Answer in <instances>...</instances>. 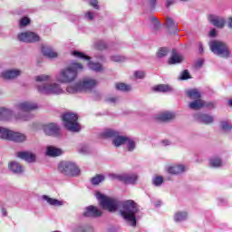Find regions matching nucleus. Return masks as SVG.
<instances>
[{"instance_id": "f8f14e48", "label": "nucleus", "mask_w": 232, "mask_h": 232, "mask_svg": "<svg viewBox=\"0 0 232 232\" xmlns=\"http://www.w3.org/2000/svg\"><path fill=\"white\" fill-rule=\"evenodd\" d=\"M38 92L40 93H44L45 95H50L52 93L59 94L63 91L61 90V87H59V85L54 83V84H50V85L44 84L43 86L39 85Z\"/></svg>"}, {"instance_id": "b1692460", "label": "nucleus", "mask_w": 232, "mask_h": 232, "mask_svg": "<svg viewBox=\"0 0 232 232\" xmlns=\"http://www.w3.org/2000/svg\"><path fill=\"white\" fill-rule=\"evenodd\" d=\"M46 153L49 157H59V155H63V150L53 146H48Z\"/></svg>"}, {"instance_id": "423d86ee", "label": "nucleus", "mask_w": 232, "mask_h": 232, "mask_svg": "<svg viewBox=\"0 0 232 232\" xmlns=\"http://www.w3.org/2000/svg\"><path fill=\"white\" fill-rule=\"evenodd\" d=\"M96 198L100 200V206H102L103 209H107V211H110L111 213L117 211V208H119L117 200L108 198L101 194V192L96 193Z\"/></svg>"}, {"instance_id": "4c0bfd02", "label": "nucleus", "mask_w": 232, "mask_h": 232, "mask_svg": "<svg viewBox=\"0 0 232 232\" xmlns=\"http://www.w3.org/2000/svg\"><path fill=\"white\" fill-rule=\"evenodd\" d=\"M157 55L160 59H162V57H166V55H168V49L164 47L160 48Z\"/></svg>"}, {"instance_id": "bb28decb", "label": "nucleus", "mask_w": 232, "mask_h": 232, "mask_svg": "<svg viewBox=\"0 0 232 232\" xmlns=\"http://www.w3.org/2000/svg\"><path fill=\"white\" fill-rule=\"evenodd\" d=\"M166 24H167L169 30H171L172 32H177L178 24H177V23H175V21H173V18L167 17Z\"/></svg>"}, {"instance_id": "0eeeda50", "label": "nucleus", "mask_w": 232, "mask_h": 232, "mask_svg": "<svg viewBox=\"0 0 232 232\" xmlns=\"http://www.w3.org/2000/svg\"><path fill=\"white\" fill-rule=\"evenodd\" d=\"M79 117L77 114L72 112H67L63 115V121L64 122V126L69 131H80L81 125L77 122Z\"/></svg>"}, {"instance_id": "09e8293b", "label": "nucleus", "mask_w": 232, "mask_h": 232, "mask_svg": "<svg viewBox=\"0 0 232 232\" xmlns=\"http://www.w3.org/2000/svg\"><path fill=\"white\" fill-rule=\"evenodd\" d=\"M210 37H215V35H217V30L212 29L209 33Z\"/></svg>"}, {"instance_id": "473e14b6", "label": "nucleus", "mask_w": 232, "mask_h": 232, "mask_svg": "<svg viewBox=\"0 0 232 232\" xmlns=\"http://www.w3.org/2000/svg\"><path fill=\"white\" fill-rule=\"evenodd\" d=\"M210 166L212 168H220L222 166V160L218 158L210 160Z\"/></svg>"}, {"instance_id": "de8ad7c7", "label": "nucleus", "mask_w": 232, "mask_h": 232, "mask_svg": "<svg viewBox=\"0 0 232 232\" xmlns=\"http://www.w3.org/2000/svg\"><path fill=\"white\" fill-rule=\"evenodd\" d=\"M90 5L93 6V8H96V10H99V2L97 0H91Z\"/></svg>"}, {"instance_id": "3c124183", "label": "nucleus", "mask_w": 232, "mask_h": 232, "mask_svg": "<svg viewBox=\"0 0 232 232\" xmlns=\"http://www.w3.org/2000/svg\"><path fill=\"white\" fill-rule=\"evenodd\" d=\"M18 119H21L22 121H28V117L25 116H20Z\"/></svg>"}, {"instance_id": "9d476101", "label": "nucleus", "mask_w": 232, "mask_h": 232, "mask_svg": "<svg viewBox=\"0 0 232 232\" xmlns=\"http://www.w3.org/2000/svg\"><path fill=\"white\" fill-rule=\"evenodd\" d=\"M211 52L216 53V55H220L221 57H227L229 55V49L227 45L223 42L213 41L209 44Z\"/></svg>"}, {"instance_id": "58836bf2", "label": "nucleus", "mask_w": 232, "mask_h": 232, "mask_svg": "<svg viewBox=\"0 0 232 232\" xmlns=\"http://www.w3.org/2000/svg\"><path fill=\"white\" fill-rule=\"evenodd\" d=\"M162 182H164V179L162 178V176H157L153 179L154 186H161Z\"/></svg>"}, {"instance_id": "a878e982", "label": "nucleus", "mask_w": 232, "mask_h": 232, "mask_svg": "<svg viewBox=\"0 0 232 232\" xmlns=\"http://www.w3.org/2000/svg\"><path fill=\"white\" fill-rule=\"evenodd\" d=\"M9 168H10L11 171H13L14 173H23V167L21 166V164H19L15 161H12L9 164Z\"/></svg>"}, {"instance_id": "7ed1b4c3", "label": "nucleus", "mask_w": 232, "mask_h": 232, "mask_svg": "<svg viewBox=\"0 0 232 232\" xmlns=\"http://www.w3.org/2000/svg\"><path fill=\"white\" fill-rule=\"evenodd\" d=\"M81 71H82V65L81 63H72L58 74L57 81L59 82H72V81H75L78 72Z\"/></svg>"}, {"instance_id": "aec40b11", "label": "nucleus", "mask_w": 232, "mask_h": 232, "mask_svg": "<svg viewBox=\"0 0 232 232\" xmlns=\"http://www.w3.org/2000/svg\"><path fill=\"white\" fill-rule=\"evenodd\" d=\"M184 171H186L184 165H174L168 169V172L171 175H179L180 173H184Z\"/></svg>"}, {"instance_id": "dca6fc26", "label": "nucleus", "mask_w": 232, "mask_h": 232, "mask_svg": "<svg viewBox=\"0 0 232 232\" xmlns=\"http://www.w3.org/2000/svg\"><path fill=\"white\" fill-rule=\"evenodd\" d=\"M102 215V211L98 209L97 207L89 206L85 212L83 213V217H101Z\"/></svg>"}, {"instance_id": "412c9836", "label": "nucleus", "mask_w": 232, "mask_h": 232, "mask_svg": "<svg viewBox=\"0 0 232 232\" xmlns=\"http://www.w3.org/2000/svg\"><path fill=\"white\" fill-rule=\"evenodd\" d=\"M158 121H160L161 122H166L167 121H171L173 119H175V114L172 112H160L158 116H157Z\"/></svg>"}, {"instance_id": "2eb2a0df", "label": "nucleus", "mask_w": 232, "mask_h": 232, "mask_svg": "<svg viewBox=\"0 0 232 232\" xmlns=\"http://www.w3.org/2000/svg\"><path fill=\"white\" fill-rule=\"evenodd\" d=\"M45 135H59L61 129L55 123H49L44 126Z\"/></svg>"}, {"instance_id": "f03ea898", "label": "nucleus", "mask_w": 232, "mask_h": 232, "mask_svg": "<svg viewBox=\"0 0 232 232\" xmlns=\"http://www.w3.org/2000/svg\"><path fill=\"white\" fill-rule=\"evenodd\" d=\"M187 97L192 99L194 102L189 103L190 110H200L201 108H215V103L208 102L200 99V92L197 89H190L186 92Z\"/></svg>"}, {"instance_id": "cd10ccee", "label": "nucleus", "mask_w": 232, "mask_h": 232, "mask_svg": "<svg viewBox=\"0 0 232 232\" xmlns=\"http://www.w3.org/2000/svg\"><path fill=\"white\" fill-rule=\"evenodd\" d=\"M154 92H162L163 93H166V92H171V87L169 85L166 84H160L155 87H153Z\"/></svg>"}, {"instance_id": "39448f33", "label": "nucleus", "mask_w": 232, "mask_h": 232, "mask_svg": "<svg viewBox=\"0 0 232 232\" xmlns=\"http://www.w3.org/2000/svg\"><path fill=\"white\" fill-rule=\"evenodd\" d=\"M102 139H113L112 144L116 146V148H119V146H122V144H126L128 142V137L120 136L119 132L117 130H113L111 129H106L102 133Z\"/></svg>"}, {"instance_id": "6ab92c4d", "label": "nucleus", "mask_w": 232, "mask_h": 232, "mask_svg": "<svg viewBox=\"0 0 232 232\" xmlns=\"http://www.w3.org/2000/svg\"><path fill=\"white\" fill-rule=\"evenodd\" d=\"M16 156L26 162H35V156L32 152H17Z\"/></svg>"}, {"instance_id": "2f4dec72", "label": "nucleus", "mask_w": 232, "mask_h": 232, "mask_svg": "<svg viewBox=\"0 0 232 232\" xmlns=\"http://www.w3.org/2000/svg\"><path fill=\"white\" fill-rule=\"evenodd\" d=\"M72 55H73L74 57H78V59H84L85 61H90V56H87L86 54L79 51L72 52Z\"/></svg>"}, {"instance_id": "ddd939ff", "label": "nucleus", "mask_w": 232, "mask_h": 232, "mask_svg": "<svg viewBox=\"0 0 232 232\" xmlns=\"http://www.w3.org/2000/svg\"><path fill=\"white\" fill-rule=\"evenodd\" d=\"M18 39L23 43H37L39 41V35L34 32H25L20 34Z\"/></svg>"}, {"instance_id": "e433bc0d", "label": "nucleus", "mask_w": 232, "mask_h": 232, "mask_svg": "<svg viewBox=\"0 0 232 232\" xmlns=\"http://www.w3.org/2000/svg\"><path fill=\"white\" fill-rule=\"evenodd\" d=\"M48 81H50V76L48 75L42 74L36 77L37 82H46Z\"/></svg>"}, {"instance_id": "f704fd0d", "label": "nucleus", "mask_w": 232, "mask_h": 232, "mask_svg": "<svg viewBox=\"0 0 232 232\" xmlns=\"http://www.w3.org/2000/svg\"><path fill=\"white\" fill-rule=\"evenodd\" d=\"M116 89L121 90V92H130V90H131V87L130 85H127L126 83H118L116 84Z\"/></svg>"}, {"instance_id": "6e6552de", "label": "nucleus", "mask_w": 232, "mask_h": 232, "mask_svg": "<svg viewBox=\"0 0 232 232\" xmlns=\"http://www.w3.org/2000/svg\"><path fill=\"white\" fill-rule=\"evenodd\" d=\"M0 139L13 140L14 142H24V140H26V136L20 132H14L8 129L0 127Z\"/></svg>"}, {"instance_id": "72a5a7b5", "label": "nucleus", "mask_w": 232, "mask_h": 232, "mask_svg": "<svg viewBox=\"0 0 232 232\" xmlns=\"http://www.w3.org/2000/svg\"><path fill=\"white\" fill-rule=\"evenodd\" d=\"M89 68L94 72H102V65L100 63H89Z\"/></svg>"}, {"instance_id": "c9c22d12", "label": "nucleus", "mask_w": 232, "mask_h": 232, "mask_svg": "<svg viewBox=\"0 0 232 232\" xmlns=\"http://www.w3.org/2000/svg\"><path fill=\"white\" fill-rule=\"evenodd\" d=\"M104 180V176L102 175H97L96 177L92 178V183L97 186L98 184H101Z\"/></svg>"}, {"instance_id": "7c9ffc66", "label": "nucleus", "mask_w": 232, "mask_h": 232, "mask_svg": "<svg viewBox=\"0 0 232 232\" xmlns=\"http://www.w3.org/2000/svg\"><path fill=\"white\" fill-rule=\"evenodd\" d=\"M187 218H188V213H186V212H178V213H176V215L174 217V220L176 222H181V220H186Z\"/></svg>"}, {"instance_id": "603ef678", "label": "nucleus", "mask_w": 232, "mask_h": 232, "mask_svg": "<svg viewBox=\"0 0 232 232\" xmlns=\"http://www.w3.org/2000/svg\"><path fill=\"white\" fill-rule=\"evenodd\" d=\"M228 26L232 28V18L228 19Z\"/></svg>"}, {"instance_id": "052dcab7", "label": "nucleus", "mask_w": 232, "mask_h": 232, "mask_svg": "<svg viewBox=\"0 0 232 232\" xmlns=\"http://www.w3.org/2000/svg\"><path fill=\"white\" fill-rule=\"evenodd\" d=\"M181 1H188V0H181Z\"/></svg>"}, {"instance_id": "5fc2aeb1", "label": "nucleus", "mask_w": 232, "mask_h": 232, "mask_svg": "<svg viewBox=\"0 0 232 232\" xmlns=\"http://www.w3.org/2000/svg\"><path fill=\"white\" fill-rule=\"evenodd\" d=\"M110 102H115V101H117V98H111L109 99Z\"/></svg>"}, {"instance_id": "f257e3e1", "label": "nucleus", "mask_w": 232, "mask_h": 232, "mask_svg": "<svg viewBox=\"0 0 232 232\" xmlns=\"http://www.w3.org/2000/svg\"><path fill=\"white\" fill-rule=\"evenodd\" d=\"M138 211L139 208L137 207V203L133 200H127L123 203V209L121 210V215L127 222H130V226L136 227L137 219L135 214Z\"/></svg>"}, {"instance_id": "6e6d98bb", "label": "nucleus", "mask_w": 232, "mask_h": 232, "mask_svg": "<svg viewBox=\"0 0 232 232\" xmlns=\"http://www.w3.org/2000/svg\"><path fill=\"white\" fill-rule=\"evenodd\" d=\"M228 106H230V108H232V100L228 101Z\"/></svg>"}, {"instance_id": "8fccbe9b", "label": "nucleus", "mask_w": 232, "mask_h": 232, "mask_svg": "<svg viewBox=\"0 0 232 232\" xmlns=\"http://www.w3.org/2000/svg\"><path fill=\"white\" fill-rule=\"evenodd\" d=\"M170 5H173V1L167 0L166 5H167V6H169Z\"/></svg>"}, {"instance_id": "5701e85b", "label": "nucleus", "mask_w": 232, "mask_h": 232, "mask_svg": "<svg viewBox=\"0 0 232 232\" xmlns=\"http://www.w3.org/2000/svg\"><path fill=\"white\" fill-rule=\"evenodd\" d=\"M42 53L45 57H49V59H53V58L57 57V53L54 52L52 48H50L48 46L42 47Z\"/></svg>"}, {"instance_id": "37998d69", "label": "nucleus", "mask_w": 232, "mask_h": 232, "mask_svg": "<svg viewBox=\"0 0 232 232\" xmlns=\"http://www.w3.org/2000/svg\"><path fill=\"white\" fill-rule=\"evenodd\" d=\"M126 58L124 56L117 55V56H112V61L115 63H122V61H125Z\"/></svg>"}, {"instance_id": "bf43d9fd", "label": "nucleus", "mask_w": 232, "mask_h": 232, "mask_svg": "<svg viewBox=\"0 0 232 232\" xmlns=\"http://www.w3.org/2000/svg\"><path fill=\"white\" fill-rule=\"evenodd\" d=\"M199 50H200V52H202V50H203V49H202V46H200Z\"/></svg>"}, {"instance_id": "393cba45", "label": "nucleus", "mask_w": 232, "mask_h": 232, "mask_svg": "<svg viewBox=\"0 0 232 232\" xmlns=\"http://www.w3.org/2000/svg\"><path fill=\"white\" fill-rule=\"evenodd\" d=\"M12 116V111L5 108L0 109V121H8Z\"/></svg>"}, {"instance_id": "c756f323", "label": "nucleus", "mask_w": 232, "mask_h": 232, "mask_svg": "<svg viewBox=\"0 0 232 232\" xmlns=\"http://www.w3.org/2000/svg\"><path fill=\"white\" fill-rule=\"evenodd\" d=\"M199 119L204 124H211V122H213V116H209L208 114H202L199 116Z\"/></svg>"}, {"instance_id": "49530a36", "label": "nucleus", "mask_w": 232, "mask_h": 232, "mask_svg": "<svg viewBox=\"0 0 232 232\" xmlns=\"http://www.w3.org/2000/svg\"><path fill=\"white\" fill-rule=\"evenodd\" d=\"M181 79L185 81L186 79H190L189 72L188 70H185L181 74Z\"/></svg>"}, {"instance_id": "4be33fe9", "label": "nucleus", "mask_w": 232, "mask_h": 232, "mask_svg": "<svg viewBox=\"0 0 232 232\" xmlns=\"http://www.w3.org/2000/svg\"><path fill=\"white\" fill-rule=\"evenodd\" d=\"M19 75H21V71L19 70L5 71L2 73L4 79H15V77H19Z\"/></svg>"}, {"instance_id": "a211bd4d", "label": "nucleus", "mask_w": 232, "mask_h": 232, "mask_svg": "<svg viewBox=\"0 0 232 232\" xmlns=\"http://www.w3.org/2000/svg\"><path fill=\"white\" fill-rule=\"evenodd\" d=\"M181 61H184V57L181 54H179L177 50H172V54L169 59V64H179Z\"/></svg>"}, {"instance_id": "9b49d317", "label": "nucleus", "mask_w": 232, "mask_h": 232, "mask_svg": "<svg viewBox=\"0 0 232 232\" xmlns=\"http://www.w3.org/2000/svg\"><path fill=\"white\" fill-rule=\"evenodd\" d=\"M109 177H111L112 180H120V182H123L124 184H135L138 179L137 174H110Z\"/></svg>"}, {"instance_id": "20e7f679", "label": "nucleus", "mask_w": 232, "mask_h": 232, "mask_svg": "<svg viewBox=\"0 0 232 232\" xmlns=\"http://www.w3.org/2000/svg\"><path fill=\"white\" fill-rule=\"evenodd\" d=\"M97 86V81L87 78L82 82L76 83L74 86L67 87L68 93H78V92H88Z\"/></svg>"}, {"instance_id": "c85d7f7f", "label": "nucleus", "mask_w": 232, "mask_h": 232, "mask_svg": "<svg viewBox=\"0 0 232 232\" xmlns=\"http://www.w3.org/2000/svg\"><path fill=\"white\" fill-rule=\"evenodd\" d=\"M44 200H46L51 206H63V201H59L55 198H48V196H43Z\"/></svg>"}, {"instance_id": "a18cd8bd", "label": "nucleus", "mask_w": 232, "mask_h": 232, "mask_svg": "<svg viewBox=\"0 0 232 232\" xmlns=\"http://www.w3.org/2000/svg\"><path fill=\"white\" fill-rule=\"evenodd\" d=\"M145 73L142 71H137L135 72L136 79H144Z\"/></svg>"}, {"instance_id": "1a4fd4ad", "label": "nucleus", "mask_w": 232, "mask_h": 232, "mask_svg": "<svg viewBox=\"0 0 232 232\" xmlns=\"http://www.w3.org/2000/svg\"><path fill=\"white\" fill-rule=\"evenodd\" d=\"M58 169L61 173L69 177H77L81 173L79 167L72 161H62L58 166Z\"/></svg>"}, {"instance_id": "c03bdc74", "label": "nucleus", "mask_w": 232, "mask_h": 232, "mask_svg": "<svg viewBox=\"0 0 232 232\" xmlns=\"http://www.w3.org/2000/svg\"><path fill=\"white\" fill-rule=\"evenodd\" d=\"M86 19H89V21H93V17H95L94 14L92 11H87L85 13Z\"/></svg>"}, {"instance_id": "4d7b16f0", "label": "nucleus", "mask_w": 232, "mask_h": 232, "mask_svg": "<svg viewBox=\"0 0 232 232\" xmlns=\"http://www.w3.org/2000/svg\"><path fill=\"white\" fill-rule=\"evenodd\" d=\"M163 142H165L166 145L169 144V141L168 140H164Z\"/></svg>"}, {"instance_id": "4468645a", "label": "nucleus", "mask_w": 232, "mask_h": 232, "mask_svg": "<svg viewBox=\"0 0 232 232\" xmlns=\"http://www.w3.org/2000/svg\"><path fill=\"white\" fill-rule=\"evenodd\" d=\"M16 109L18 111V113H21V115H26L28 111H32V110H37V104L25 102L19 103L16 106Z\"/></svg>"}, {"instance_id": "79ce46f5", "label": "nucleus", "mask_w": 232, "mask_h": 232, "mask_svg": "<svg viewBox=\"0 0 232 232\" xmlns=\"http://www.w3.org/2000/svg\"><path fill=\"white\" fill-rule=\"evenodd\" d=\"M221 126H222L223 130H225V131H227V130H231V128H232L231 123H229L227 121H222Z\"/></svg>"}, {"instance_id": "864d4df0", "label": "nucleus", "mask_w": 232, "mask_h": 232, "mask_svg": "<svg viewBox=\"0 0 232 232\" xmlns=\"http://www.w3.org/2000/svg\"><path fill=\"white\" fill-rule=\"evenodd\" d=\"M2 213L4 217H6V208H2Z\"/></svg>"}, {"instance_id": "a19ab883", "label": "nucleus", "mask_w": 232, "mask_h": 232, "mask_svg": "<svg viewBox=\"0 0 232 232\" xmlns=\"http://www.w3.org/2000/svg\"><path fill=\"white\" fill-rule=\"evenodd\" d=\"M126 142H128L129 151H133V150H135V141H133L132 140H130V138H128Z\"/></svg>"}, {"instance_id": "13d9d810", "label": "nucleus", "mask_w": 232, "mask_h": 232, "mask_svg": "<svg viewBox=\"0 0 232 232\" xmlns=\"http://www.w3.org/2000/svg\"><path fill=\"white\" fill-rule=\"evenodd\" d=\"M152 20H153V21H156V23H157V18L153 17Z\"/></svg>"}, {"instance_id": "ea45409f", "label": "nucleus", "mask_w": 232, "mask_h": 232, "mask_svg": "<svg viewBox=\"0 0 232 232\" xmlns=\"http://www.w3.org/2000/svg\"><path fill=\"white\" fill-rule=\"evenodd\" d=\"M30 23V18L28 17H24L20 20L19 24L20 27L23 28L24 26H28V24Z\"/></svg>"}, {"instance_id": "f3484780", "label": "nucleus", "mask_w": 232, "mask_h": 232, "mask_svg": "<svg viewBox=\"0 0 232 232\" xmlns=\"http://www.w3.org/2000/svg\"><path fill=\"white\" fill-rule=\"evenodd\" d=\"M208 21L217 28H224V24H226V21L224 20V18L215 16L213 14H210L208 16Z\"/></svg>"}]
</instances>
